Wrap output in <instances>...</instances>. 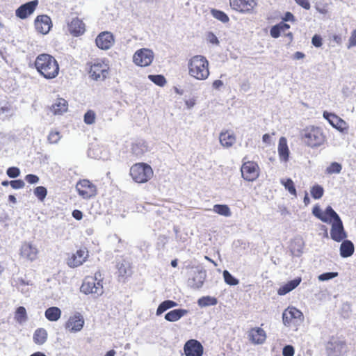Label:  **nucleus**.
Masks as SVG:
<instances>
[{
    "label": "nucleus",
    "instance_id": "f8f14e48",
    "mask_svg": "<svg viewBox=\"0 0 356 356\" xmlns=\"http://www.w3.org/2000/svg\"><path fill=\"white\" fill-rule=\"evenodd\" d=\"M184 352L186 356H202L204 348L199 341L190 339L185 343Z\"/></svg>",
    "mask_w": 356,
    "mask_h": 356
},
{
    "label": "nucleus",
    "instance_id": "9b49d317",
    "mask_svg": "<svg viewBox=\"0 0 356 356\" xmlns=\"http://www.w3.org/2000/svg\"><path fill=\"white\" fill-rule=\"evenodd\" d=\"M258 165L252 161L244 163L241 171L243 178L248 181H253L259 177Z\"/></svg>",
    "mask_w": 356,
    "mask_h": 356
},
{
    "label": "nucleus",
    "instance_id": "f3484780",
    "mask_svg": "<svg viewBox=\"0 0 356 356\" xmlns=\"http://www.w3.org/2000/svg\"><path fill=\"white\" fill-rule=\"evenodd\" d=\"M95 42L99 49L107 50L114 44V38L113 34L110 32H102L97 35Z\"/></svg>",
    "mask_w": 356,
    "mask_h": 356
},
{
    "label": "nucleus",
    "instance_id": "0e129e2a",
    "mask_svg": "<svg viewBox=\"0 0 356 356\" xmlns=\"http://www.w3.org/2000/svg\"><path fill=\"white\" fill-rule=\"evenodd\" d=\"M354 46H356V29L352 32L351 36L349 39V45L348 48L349 49Z\"/></svg>",
    "mask_w": 356,
    "mask_h": 356
},
{
    "label": "nucleus",
    "instance_id": "8fccbe9b",
    "mask_svg": "<svg viewBox=\"0 0 356 356\" xmlns=\"http://www.w3.org/2000/svg\"><path fill=\"white\" fill-rule=\"evenodd\" d=\"M337 276H338V273H337V272H327V273H322L320 275H318V278L320 281L323 282V281H327V280H332Z\"/></svg>",
    "mask_w": 356,
    "mask_h": 356
},
{
    "label": "nucleus",
    "instance_id": "338daca9",
    "mask_svg": "<svg viewBox=\"0 0 356 356\" xmlns=\"http://www.w3.org/2000/svg\"><path fill=\"white\" fill-rule=\"evenodd\" d=\"M283 20L285 22H295L296 19L291 12H286L283 17Z\"/></svg>",
    "mask_w": 356,
    "mask_h": 356
},
{
    "label": "nucleus",
    "instance_id": "20e7f679",
    "mask_svg": "<svg viewBox=\"0 0 356 356\" xmlns=\"http://www.w3.org/2000/svg\"><path fill=\"white\" fill-rule=\"evenodd\" d=\"M130 175L136 182L145 183L152 177L153 170L149 165L138 163L131 167Z\"/></svg>",
    "mask_w": 356,
    "mask_h": 356
},
{
    "label": "nucleus",
    "instance_id": "49530a36",
    "mask_svg": "<svg viewBox=\"0 0 356 356\" xmlns=\"http://www.w3.org/2000/svg\"><path fill=\"white\" fill-rule=\"evenodd\" d=\"M60 138V134L58 131H51L47 136V140L50 144L58 143Z\"/></svg>",
    "mask_w": 356,
    "mask_h": 356
},
{
    "label": "nucleus",
    "instance_id": "5fc2aeb1",
    "mask_svg": "<svg viewBox=\"0 0 356 356\" xmlns=\"http://www.w3.org/2000/svg\"><path fill=\"white\" fill-rule=\"evenodd\" d=\"M302 279L300 277H297L295 279L289 281L286 284L287 286L289 288V290L293 291L295 289L301 282Z\"/></svg>",
    "mask_w": 356,
    "mask_h": 356
},
{
    "label": "nucleus",
    "instance_id": "4468645a",
    "mask_svg": "<svg viewBox=\"0 0 356 356\" xmlns=\"http://www.w3.org/2000/svg\"><path fill=\"white\" fill-rule=\"evenodd\" d=\"M38 4V0H33L21 5L15 11L17 17L24 19L35 11Z\"/></svg>",
    "mask_w": 356,
    "mask_h": 356
},
{
    "label": "nucleus",
    "instance_id": "aec40b11",
    "mask_svg": "<svg viewBox=\"0 0 356 356\" xmlns=\"http://www.w3.org/2000/svg\"><path fill=\"white\" fill-rule=\"evenodd\" d=\"M323 115V118L326 119L329 123L337 130L343 131L347 129L346 122L335 114L329 113L327 111H324Z\"/></svg>",
    "mask_w": 356,
    "mask_h": 356
},
{
    "label": "nucleus",
    "instance_id": "4be33fe9",
    "mask_svg": "<svg viewBox=\"0 0 356 356\" xmlns=\"http://www.w3.org/2000/svg\"><path fill=\"white\" fill-rule=\"evenodd\" d=\"M249 340L254 344H262L266 339L265 331L261 327L252 328L248 332Z\"/></svg>",
    "mask_w": 356,
    "mask_h": 356
},
{
    "label": "nucleus",
    "instance_id": "680f3d73",
    "mask_svg": "<svg viewBox=\"0 0 356 356\" xmlns=\"http://www.w3.org/2000/svg\"><path fill=\"white\" fill-rule=\"evenodd\" d=\"M167 310H168V309H167L165 305L164 304V302L163 301L158 306L156 312V316H160V315H161L163 312H165Z\"/></svg>",
    "mask_w": 356,
    "mask_h": 356
},
{
    "label": "nucleus",
    "instance_id": "4c0bfd02",
    "mask_svg": "<svg viewBox=\"0 0 356 356\" xmlns=\"http://www.w3.org/2000/svg\"><path fill=\"white\" fill-rule=\"evenodd\" d=\"M15 319L20 324L26 321L27 314L24 307L20 306L17 307L15 312Z\"/></svg>",
    "mask_w": 356,
    "mask_h": 356
},
{
    "label": "nucleus",
    "instance_id": "a19ab883",
    "mask_svg": "<svg viewBox=\"0 0 356 356\" xmlns=\"http://www.w3.org/2000/svg\"><path fill=\"white\" fill-rule=\"evenodd\" d=\"M211 13L214 18L217 19L218 20L220 21L222 23H227L229 20L227 15L223 11L216 9H212L211 10Z\"/></svg>",
    "mask_w": 356,
    "mask_h": 356
},
{
    "label": "nucleus",
    "instance_id": "052dcab7",
    "mask_svg": "<svg viewBox=\"0 0 356 356\" xmlns=\"http://www.w3.org/2000/svg\"><path fill=\"white\" fill-rule=\"evenodd\" d=\"M25 180L31 184H37L39 181V177L33 174H29L25 177Z\"/></svg>",
    "mask_w": 356,
    "mask_h": 356
},
{
    "label": "nucleus",
    "instance_id": "423d86ee",
    "mask_svg": "<svg viewBox=\"0 0 356 356\" xmlns=\"http://www.w3.org/2000/svg\"><path fill=\"white\" fill-rule=\"evenodd\" d=\"M80 291L85 294H94L97 296H101L104 292L102 283L95 282L92 277L84 279Z\"/></svg>",
    "mask_w": 356,
    "mask_h": 356
},
{
    "label": "nucleus",
    "instance_id": "a878e982",
    "mask_svg": "<svg viewBox=\"0 0 356 356\" xmlns=\"http://www.w3.org/2000/svg\"><path fill=\"white\" fill-rule=\"evenodd\" d=\"M340 255L343 258H347L352 256L355 251L353 243L350 240L343 239L340 245Z\"/></svg>",
    "mask_w": 356,
    "mask_h": 356
},
{
    "label": "nucleus",
    "instance_id": "b1692460",
    "mask_svg": "<svg viewBox=\"0 0 356 356\" xmlns=\"http://www.w3.org/2000/svg\"><path fill=\"white\" fill-rule=\"evenodd\" d=\"M38 250L35 247L29 243H24L21 248V255L30 260L34 261L37 258Z\"/></svg>",
    "mask_w": 356,
    "mask_h": 356
},
{
    "label": "nucleus",
    "instance_id": "de8ad7c7",
    "mask_svg": "<svg viewBox=\"0 0 356 356\" xmlns=\"http://www.w3.org/2000/svg\"><path fill=\"white\" fill-rule=\"evenodd\" d=\"M292 255L295 257H300L303 252V243L300 240L298 244L291 247V250Z\"/></svg>",
    "mask_w": 356,
    "mask_h": 356
},
{
    "label": "nucleus",
    "instance_id": "58836bf2",
    "mask_svg": "<svg viewBox=\"0 0 356 356\" xmlns=\"http://www.w3.org/2000/svg\"><path fill=\"white\" fill-rule=\"evenodd\" d=\"M225 282L230 286H236L238 284L239 280L234 277L227 270H225L222 273Z\"/></svg>",
    "mask_w": 356,
    "mask_h": 356
},
{
    "label": "nucleus",
    "instance_id": "ddd939ff",
    "mask_svg": "<svg viewBox=\"0 0 356 356\" xmlns=\"http://www.w3.org/2000/svg\"><path fill=\"white\" fill-rule=\"evenodd\" d=\"M348 236L341 219L333 222L330 229V237L337 242H341Z\"/></svg>",
    "mask_w": 356,
    "mask_h": 356
},
{
    "label": "nucleus",
    "instance_id": "4d7b16f0",
    "mask_svg": "<svg viewBox=\"0 0 356 356\" xmlns=\"http://www.w3.org/2000/svg\"><path fill=\"white\" fill-rule=\"evenodd\" d=\"M282 30L279 24L273 26L270 30V35L274 38H277L281 34Z\"/></svg>",
    "mask_w": 356,
    "mask_h": 356
},
{
    "label": "nucleus",
    "instance_id": "cd10ccee",
    "mask_svg": "<svg viewBox=\"0 0 356 356\" xmlns=\"http://www.w3.org/2000/svg\"><path fill=\"white\" fill-rule=\"evenodd\" d=\"M219 140L222 146L229 148L236 142V137L234 134L227 131L220 133Z\"/></svg>",
    "mask_w": 356,
    "mask_h": 356
},
{
    "label": "nucleus",
    "instance_id": "bf43d9fd",
    "mask_svg": "<svg viewBox=\"0 0 356 356\" xmlns=\"http://www.w3.org/2000/svg\"><path fill=\"white\" fill-rule=\"evenodd\" d=\"M11 187L14 189H19L24 186L25 184L22 179H15L10 181Z\"/></svg>",
    "mask_w": 356,
    "mask_h": 356
},
{
    "label": "nucleus",
    "instance_id": "6e6552de",
    "mask_svg": "<svg viewBox=\"0 0 356 356\" xmlns=\"http://www.w3.org/2000/svg\"><path fill=\"white\" fill-rule=\"evenodd\" d=\"M108 67L104 63L97 60L91 65L89 74L95 81H104L108 74Z\"/></svg>",
    "mask_w": 356,
    "mask_h": 356
},
{
    "label": "nucleus",
    "instance_id": "9d476101",
    "mask_svg": "<svg viewBox=\"0 0 356 356\" xmlns=\"http://www.w3.org/2000/svg\"><path fill=\"white\" fill-rule=\"evenodd\" d=\"M76 188L79 195L84 199H89L97 194L96 186L88 179L79 181Z\"/></svg>",
    "mask_w": 356,
    "mask_h": 356
},
{
    "label": "nucleus",
    "instance_id": "c756f323",
    "mask_svg": "<svg viewBox=\"0 0 356 356\" xmlns=\"http://www.w3.org/2000/svg\"><path fill=\"white\" fill-rule=\"evenodd\" d=\"M67 102L63 98L57 99L56 102L52 104L51 111L55 115L62 114L67 110Z\"/></svg>",
    "mask_w": 356,
    "mask_h": 356
},
{
    "label": "nucleus",
    "instance_id": "1a4fd4ad",
    "mask_svg": "<svg viewBox=\"0 0 356 356\" xmlns=\"http://www.w3.org/2000/svg\"><path fill=\"white\" fill-rule=\"evenodd\" d=\"M153 58V51L145 48L136 51L133 57L134 63L141 67L149 66L152 63Z\"/></svg>",
    "mask_w": 356,
    "mask_h": 356
},
{
    "label": "nucleus",
    "instance_id": "69168bd1",
    "mask_svg": "<svg viewBox=\"0 0 356 356\" xmlns=\"http://www.w3.org/2000/svg\"><path fill=\"white\" fill-rule=\"evenodd\" d=\"M291 291L289 290V288L287 286V284H285L284 285L282 286L277 291V293L280 296L286 295V293Z\"/></svg>",
    "mask_w": 356,
    "mask_h": 356
},
{
    "label": "nucleus",
    "instance_id": "393cba45",
    "mask_svg": "<svg viewBox=\"0 0 356 356\" xmlns=\"http://www.w3.org/2000/svg\"><path fill=\"white\" fill-rule=\"evenodd\" d=\"M116 267L121 277H129L131 275V266L129 261L121 259L117 261Z\"/></svg>",
    "mask_w": 356,
    "mask_h": 356
},
{
    "label": "nucleus",
    "instance_id": "7ed1b4c3",
    "mask_svg": "<svg viewBox=\"0 0 356 356\" xmlns=\"http://www.w3.org/2000/svg\"><path fill=\"white\" fill-rule=\"evenodd\" d=\"M325 139L323 131L319 127H310L304 130L302 140L306 145L317 147L323 145Z\"/></svg>",
    "mask_w": 356,
    "mask_h": 356
},
{
    "label": "nucleus",
    "instance_id": "c85d7f7f",
    "mask_svg": "<svg viewBox=\"0 0 356 356\" xmlns=\"http://www.w3.org/2000/svg\"><path fill=\"white\" fill-rule=\"evenodd\" d=\"M323 218H325L327 221L323 222L332 225L333 222L337 221L341 218L338 213L332 209L331 206H327L322 215Z\"/></svg>",
    "mask_w": 356,
    "mask_h": 356
},
{
    "label": "nucleus",
    "instance_id": "e2e57ef3",
    "mask_svg": "<svg viewBox=\"0 0 356 356\" xmlns=\"http://www.w3.org/2000/svg\"><path fill=\"white\" fill-rule=\"evenodd\" d=\"M296 3L306 10L310 8V3L308 0H295Z\"/></svg>",
    "mask_w": 356,
    "mask_h": 356
},
{
    "label": "nucleus",
    "instance_id": "e433bc0d",
    "mask_svg": "<svg viewBox=\"0 0 356 356\" xmlns=\"http://www.w3.org/2000/svg\"><path fill=\"white\" fill-rule=\"evenodd\" d=\"M213 211L221 216L229 217L232 215L229 207L227 204H215Z\"/></svg>",
    "mask_w": 356,
    "mask_h": 356
},
{
    "label": "nucleus",
    "instance_id": "f704fd0d",
    "mask_svg": "<svg viewBox=\"0 0 356 356\" xmlns=\"http://www.w3.org/2000/svg\"><path fill=\"white\" fill-rule=\"evenodd\" d=\"M14 114V110L9 103L0 106V120H4Z\"/></svg>",
    "mask_w": 356,
    "mask_h": 356
},
{
    "label": "nucleus",
    "instance_id": "72a5a7b5",
    "mask_svg": "<svg viewBox=\"0 0 356 356\" xmlns=\"http://www.w3.org/2000/svg\"><path fill=\"white\" fill-rule=\"evenodd\" d=\"M132 153L137 157H141L147 152V146L144 142H138L132 145Z\"/></svg>",
    "mask_w": 356,
    "mask_h": 356
},
{
    "label": "nucleus",
    "instance_id": "3c124183",
    "mask_svg": "<svg viewBox=\"0 0 356 356\" xmlns=\"http://www.w3.org/2000/svg\"><path fill=\"white\" fill-rule=\"evenodd\" d=\"M84 122L87 124H92L95 122V113L94 111L89 110L84 114Z\"/></svg>",
    "mask_w": 356,
    "mask_h": 356
},
{
    "label": "nucleus",
    "instance_id": "473e14b6",
    "mask_svg": "<svg viewBox=\"0 0 356 356\" xmlns=\"http://www.w3.org/2000/svg\"><path fill=\"white\" fill-rule=\"evenodd\" d=\"M33 339L35 343L42 345L44 344L47 339V332L44 328L37 329L33 334Z\"/></svg>",
    "mask_w": 356,
    "mask_h": 356
},
{
    "label": "nucleus",
    "instance_id": "864d4df0",
    "mask_svg": "<svg viewBox=\"0 0 356 356\" xmlns=\"http://www.w3.org/2000/svg\"><path fill=\"white\" fill-rule=\"evenodd\" d=\"M323 213V211L321 210L320 207L316 204L314 207L312 209V214L316 217L318 219L321 220V221H327L325 218H323L322 215Z\"/></svg>",
    "mask_w": 356,
    "mask_h": 356
},
{
    "label": "nucleus",
    "instance_id": "c9c22d12",
    "mask_svg": "<svg viewBox=\"0 0 356 356\" xmlns=\"http://www.w3.org/2000/svg\"><path fill=\"white\" fill-rule=\"evenodd\" d=\"M218 300L215 297L203 296L198 299L197 304L200 307H206L209 306H214L217 305Z\"/></svg>",
    "mask_w": 356,
    "mask_h": 356
},
{
    "label": "nucleus",
    "instance_id": "5701e85b",
    "mask_svg": "<svg viewBox=\"0 0 356 356\" xmlns=\"http://www.w3.org/2000/svg\"><path fill=\"white\" fill-rule=\"evenodd\" d=\"M88 254L83 250H79L67 260V265L70 268H75L81 265L86 260Z\"/></svg>",
    "mask_w": 356,
    "mask_h": 356
},
{
    "label": "nucleus",
    "instance_id": "2eb2a0df",
    "mask_svg": "<svg viewBox=\"0 0 356 356\" xmlns=\"http://www.w3.org/2000/svg\"><path fill=\"white\" fill-rule=\"evenodd\" d=\"M230 6L241 13H250L257 5L255 0H229Z\"/></svg>",
    "mask_w": 356,
    "mask_h": 356
},
{
    "label": "nucleus",
    "instance_id": "37998d69",
    "mask_svg": "<svg viewBox=\"0 0 356 356\" xmlns=\"http://www.w3.org/2000/svg\"><path fill=\"white\" fill-rule=\"evenodd\" d=\"M148 79L159 86H163L166 83L165 78L161 74H150Z\"/></svg>",
    "mask_w": 356,
    "mask_h": 356
},
{
    "label": "nucleus",
    "instance_id": "dca6fc26",
    "mask_svg": "<svg viewBox=\"0 0 356 356\" xmlns=\"http://www.w3.org/2000/svg\"><path fill=\"white\" fill-rule=\"evenodd\" d=\"M207 277L206 270L200 268H195L193 270V276L188 281V286L195 289H198L203 286L204 280Z\"/></svg>",
    "mask_w": 356,
    "mask_h": 356
},
{
    "label": "nucleus",
    "instance_id": "bb28decb",
    "mask_svg": "<svg viewBox=\"0 0 356 356\" xmlns=\"http://www.w3.org/2000/svg\"><path fill=\"white\" fill-rule=\"evenodd\" d=\"M188 313L187 309H175L165 314V319L169 322H175Z\"/></svg>",
    "mask_w": 356,
    "mask_h": 356
},
{
    "label": "nucleus",
    "instance_id": "ea45409f",
    "mask_svg": "<svg viewBox=\"0 0 356 356\" xmlns=\"http://www.w3.org/2000/svg\"><path fill=\"white\" fill-rule=\"evenodd\" d=\"M312 197L315 200L321 198L324 193V189L323 186L319 184H315L310 190Z\"/></svg>",
    "mask_w": 356,
    "mask_h": 356
},
{
    "label": "nucleus",
    "instance_id": "6ab92c4d",
    "mask_svg": "<svg viewBox=\"0 0 356 356\" xmlns=\"http://www.w3.org/2000/svg\"><path fill=\"white\" fill-rule=\"evenodd\" d=\"M84 325V319L80 313L70 316L65 324V328L69 329L71 332L80 331Z\"/></svg>",
    "mask_w": 356,
    "mask_h": 356
},
{
    "label": "nucleus",
    "instance_id": "c03bdc74",
    "mask_svg": "<svg viewBox=\"0 0 356 356\" xmlns=\"http://www.w3.org/2000/svg\"><path fill=\"white\" fill-rule=\"evenodd\" d=\"M281 183L284 185L285 188L291 194L296 196V189L294 183L291 179L289 178L286 181L282 180Z\"/></svg>",
    "mask_w": 356,
    "mask_h": 356
},
{
    "label": "nucleus",
    "instance_id": "a18cd8bd",
    "mask_svg": "<svg viewBox=\"0 0 356 356\" xmlns=\"http://www.w3.org/2000/svg\"><path fill=\"white\" fill-rule=\"evenodd\" d=\"M34 195L40 200L43 201L47 194V190L44 186H38L34 189Z\"/></svg>",
    "mask_w": 356,
    "mask_h": 356
},
{
    "label": "nucleus",
    "instance_id": "f03ea898",
    "mask_svg": "<svg viewBox=\"0 0 356 356\" xmlns=\"http://www.w3.org/2000/svg\"><path fill=\"white\" fill-rule=\"evenodd\" d=\"M209 62L201 55H197L191 58L188 62V74L198 80H205L209 75Z\"/></svg>",
    "mask_w": 356,
    "mask_h": 356
},
{
    "label": "nucleus",
    "instance_id": "a211bd4d",
    "mask_svg": "<svg viewBox=\"0 0 356 356\" xmlns=\"http://www.w3.org/2000/svg\"><path fill=\"white\" fill-rule=\"evenodd\" d=\"M35 26L36 30L40 33H48L51 27V18L46 15L38 16L35 19Z\"/></svg>",
    "mask_w": 356,
    "mask_h": 356
},
{
    "label": "nucleus",
    "instance_id": "13d9d810",
    "mask_svg": "<svg viewBox=\"0 0 356 356\" xmlns=\"http://www.w3.org/2000/svg\"><path fill=\"white\" fill-rule=\"evenodd\" d=\"M312 44L316 47H320L323 44V39L320 35L315 34L312 38Z\"/></svg>",
    "mask_w": 356,
    "mask_h": 356
},
{
    "label": "nucleus",
    "instance_id": "39448f33",
    "mask_svg": "<svg viewBox=\"0 0 356 356\" xmlns=\"http://www.w3.org/2000/svg\"><path fill=\"white\" fill-rule=\"evenodd\" d=\"M302 320V313L299 309L293 307H289L282 314L283 323L287 327L300 323Z\"/></svg>",
    "mask_w": 356,
    "mask_h": 356
},
{
    "label": "nucleus",
    "instance_id": "603ef678",
    "mask_svg": "<svg viewBox=\"0 0 356 356\" xmlns=\"http://www.w3.org/2000/svg\"><path fill=\"white\" fill-rule=\"evenodd\" d=\"M6 174L10 178H17L20 174V170L17 167H10L7 169Z\"/></svg>",
    "mask_w": 356,
    "mask_h": 356
},
{
    "label": "nucleus",
    "instance_id": "412c9836",
    "mask_svg": "<svg viewBox=\"0 0 356 356\" xmlns=\"http://www.w3.org/2000/svg\"><path fill=\"white\" fill-rule=\"evenodd\" d=\"M68 31L74 36H79L84 33L85 24L78 17L73 18L67 24Z\"/></svg>",
    "mask_w": 356,
    "mask_h": 356
},
{
    "label": "nucleus",
    "instance_id": "79ce46f5",
    "mask_svg": "<svg viewBox=\"0 0 356 356\" xmlns=\"http://www.w3.org/2000/svg\"><path fill=\"white\" fill-rule=\"evenodd\" d=\"M342 170V165L338 162H332L330 165L327 167L325 172L327 174H339Z\"/></svg>",
    "mask_w": 356,
    "mask_h": 356
},
{
    "label": "nucleus",
    "instance_id": "7c9ffc66",
    "mask_svg": "<svg viewBox=\"0 0 356 356\" xmlns=\"http://www.w3.org/2000/svg\"><path fill=\"white\" fill-rule=\"evenodd\" d=\"M278 153L280 159L284 161H287L289 156V150L286 143V140L282 137L280 139L278 145Z\"/></svg>",
    "mask_w": 356,
    "mask_h": 356
},
{
    "label": "nucleus",
    "instance_id": "774afa93",
    "mask_svg": "<svg viewBox=\"0 0 356 356\" xmlns=\"http://www.w3.org/2000/svg\"><path fill=\"white\" fill-rule=\"evenodd\" d=\"M72 216L77 220H80L83 218V213L78 209H75L72 211Z\"/></svg>",
    "mask_w": 356,
    "mask_h": 356
},
{
    "label": "nucleus",
    "instance_id": "0eeeda50",
    "mask_svg": "<svg viewBox=\"0 0 356 356\" xmlns=\"http://www.w3.org/2000/svg\"><path fill=\"white\" fill-rule=\"evenodd\" d=\"M346 343L334 337H332L325 346L326 353L328 356H341L346 352Z\"/></svg>",
    "mask_w": 356,
    "mask_h": 356
},
{
    "label": "nucleus",
    "instance_id": "f257e3e1",
    "mask_svg": "<svg viewBox=\"0 0 356 356\" xmlns=\"http://www.w3.org/2000/svg\"><path fill=\"white\" fill-rule=\"evenodd\" d=\"M35 66L37 71L47 79L56 77L59 72L56 60L49 54L38 55L35 61Z\"/></svg>",
    "mask_w": 356,
    "mask_h": 356
},
{
    "label": "nucleus",
    "instance_id": "6e6d98bb",
    "mask_svg": "<svg viewBox=\"0 0 356 356\" xmlns=\"http://www.w3.org/2000/svg\"><path fill=\"white\" fill-rule=\"evenodd\" d=\"M295 350L293 346L291 345H286L282 349L283 356H293Z\"/></svg>",
    "mask_w": 356,
    "mask_h": 356
},
{
    "label": "nucleus",
    "instance_id": "2f4dec72",
    "mask_svg": "<svg viewBox=\"0 0 356 356\" xmlns=\"http://www.w3.org/2000/svg\"><path fill=\"white\" fill-rule=\"evenodd\" d=\"M61 310L57 307H51L46 309L45 317L49 321H57L61 316Z\"/></svg>",
    "mask_w": 356,
    "mask_h": 356
},
{
    "label": "nucleus",
    "instance_id": "09e8293b",
    "mask_svg": "<svg viewBox=\"0 0 356 356\" xmlns=\"http://www.w3.org/2000/svg\"><path fill=\"white\" fill-rule=\"evenodd\" d=\"M13 285L16 286L17 289H20L21 286H26L30 285L29 281H26L22 277L14 278L12 282Z\"/></svg>",
    "mask_w": 356,
    "mask_h": 356
}]
</instances>
